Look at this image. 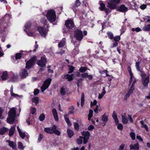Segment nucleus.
<instances>
[{
	"instance_id": "obj_33",
	"label": "nucleus",
	"mask_w": 150,
	"mask_h": 150,
	"mask_svg": "<svg viewBox=\"0 0 150 150\" xmlns=\"http://www.w3.org/2000/svg\"><path fill=\"white\" fill-rule=\"evenodd\" d=\"M68 67H69V70L68 72V73L71 74L72 73L75 69V67H73L72 65H68Z\"/></svg>"
},
{
	"instance_id": "obj_41",
	"label": "nucleus",
	"mask_w": 150,
	"mask_h": 150,
	"mask_svg": "<svg viewBox=\"0 0 150 150\" xmlns=\"http://www.w3.org/2000/svg\"><path fill=\"white\" fill-rule=\"evenodd\" d=\"M139 71L141 72L140 76L142 77V79L144 78L146 76V74L145 73L144 71L140 70Z\"/></svg>"
},
{
	"instance_id": "obj_57",
	"label": "nucleus",
	"mask_w": 150,
	"mask_h": 150,
	"mask_svg": "<svg viewBox=\"0 0 150 150\" xmlns=\"http://www.w3.org/2000/svg\"><path fill=\"white\" fill-rule=\"evenodd\" d=\"M19 133L20 136L22 138L24 139V138L25 136V133H23L21 132H19Z\"/></svg>"
},
{
	"instance_id": "obj_14",
	"label": "nucleus",
	"mask_w": 150,
	"mask_h": 150,
	"mask_svg": "<svg viewBox=\"0 0 150 150\" xmlns=\"http://www.w3.org/2000/svg\"><path fill=\"white\" fill-rule=\"evenodd\" d=\"M28 75V73L27 70L25 69H23L21 70L20 73V76L22 79H24L27 77Z\"/></svg>"
},
{
	"instance_id": "obj_38",
	"label": "nucleus",
	"mask_w": 150,
	"mask_h": 150,
	"mask_svg": "<svg viewBox=\"0 0 150 150\" xmlns=\"http://www.w3.org/2000/svg\"><path fill=\"white\" fill-rule=\"evenodd\" d=\"M66 91L65 90V89L63 87H62L60 89V93L62 96H64L66 94Z\"/></svg>"
},
{
	"instance_id": "obj_43",
	"label": "nucleus",
	"mask_w": 150,
	"mask_h": 150,
	"mask_svg": "<svg viewBox=\"0 0 150 150\" xmlns=\"http://www.w3.org/2000/svg\"><path fill=\"white\" fill-rule=\"evenodd\" d=\"M113 39L115 41L118 42L120 39V36H116L115 37H113Z\"/></svg>"
},
{
	"instance_id": "obj_27",
	"label": "nucleus",
	"mask_w": 150,
	"mask_h": 150,
	"mask_svg": "<svg viewBox=\"0 0 150 150\" xmlns=\"http://www.w3.org/2000/svg\"><path fill=\"white\" fill-rule=\"evenodd\" d=\"M74 76V74H72L71 75L67 74L65 76V77L66 79H67L69 81H71L73 80L72 76Z\"/></svg>"
},
{
	"instance_id": "obj_48",
	"label": "nucleus",
	"mask_w": 150,
	"mask_h": 150,
	"mask_svg": "<svg viewBox=\"0 0 150 150\" xmlns=\"http://www.w3.org/2000/svg\"><path fill=\"white\" fill-rule=\"evenodd\" d=\"M36 108H33L31 109L30 112L32 115H34L36 112Z\"/></svg>"
},
{
	"instance_id": "obj_60",
	"label": "nucleus",
	"mask_w": 150,
	"mask_h": 150,
	"mask_svg": "<svg viewBox=\"0 0 150 150\" xmlns=\"http://www.w3.org/2000/svg\"><path fill=\"white\" fill-rule=\"evenodd\" d=\"M146 7V5L145 4H143L140 6V8L142 10L145 9Z\"/></svg>"
},
{
	"instance_id": "obj_26",
	"label": "nucleus",
	"mask_w": 150,
	"mask_h": 150,
	"mask_svg": "<svg viewBox=\"0 0 150 150\" xmlns=\"http://www.w3.org/2000/svg\"><path fill=\"white\" fill-rule=\"evenodd\" d=\"M67 133L68 136L69 138H71L74 134V132L69 129H67Z\"/></svg>"
},
{
	"instance_id": "obj_37",
	"label": "nucleus",
	"mask_w": 150,
	"mask_h": 150,
	"mask_svg": "<svg viewBox=\"0 0 150 150\" xmlns=\"http://www.w3.org/2000/svg\"><path fill=\"white\" fill-rule=\"evenodd\" d=\"M22 54L21 53H17L15 54V59H20L21 58Z\"/></svg>"
},
{
	"instance_id": "obj_6",
	"label": "nucleus",
	"mask_w": 150,
	"mask_h": 150,
	"mask_svg": "<svg viewBox=\"0 0 150 150\" xmlns=\"http://www.w3.org/2000/svg\"><path fill=\"white\" fill-rule=\"evenodd\" d=\"M74 36L78 41H81L83 38L82 31L79 29H76L74 31Z\"/></svg>"
},
{
	"instance_id": "obj_40",
	"label": "nucleus",
	"mask_w": 150,
	"mask_h": 150,
	"mask_svg": "<svg viewBox=\"0 0 150 150\" xmlns=\"http://www.w3.org/2000/svg\"><path fill=\"white\" fill-rule=\"evenodd\" d=\"M41 22L42 23L45 25H47V28H48L49 27V25L47 24V20L45 18H44L42 20Z\"/></svg>"
},
{
	"instance_id": "obj_49",
	"label": "nucleus",
	"mask_w": 150,
	"mask_h": 150,
	"mask_svg": "<svg viewBox=\"0 0 150 150\" xmlns=\"http://www.w3.org/2000/svg\"><path fill=\"white\" fill-rule=\"evenodd\" d=\"M112 116L114 120L118 118L116 115V113L115 111H114L113 112Z\"/></svg>"
},
{
	"instance_id": "obj_32",
	"label": "nucleus",
	"mask_w": 150,
	"mask_h": 150,
	"mask_svg": "<svg viewBox=\"0 0 150 150\" xmlns=\"http://www.w3.org/2000/svg\"><path fill=\"white\" fill-rule=\"evenodd\" d=\"M84 93H83L82 94L81 97V105L82 107L84 104Z\"/></svg>"
},
{
	"instance_id": "obj_39",
	"label": "nucleus",
	"mask_w": 150,
	"mask_h": 150,
	"mask_svg": "<svg viewBox=\"0 0 150 150\" xmlns=\"http://www.w3.org/2000/svg\"><path fill=\"white\" fill-rule=\"evenodd\" d=\"M45 116L44 114L42 113L41 114L39 117V120L41 121H43L45 119Z\"/></svg>"
},
{
	"instance_id": "obj_34",
	"label": "nucleus",
	"mask_w": 150,
	"mask_h": 150,
	"mask_svg": "<svg viewBox=\"0 0 150 150\" xmlns=\"http://www.w3.org/2000/svg\"><path fill=\"white\" fill-rule=\"evenodd\" d=\"M87 70V67H81L79 69V71L81 73H83Z\"/></svg>"
},
{
	"instance_id": "obj_59",
	"label": "nucleus",
	"mask_w": 150,
	"mask_h": 150,
	"mask_svg": "<svg viewBox=\"0 0 150 150\" xmlns=\"http://www.w3.org/2000/svg\"><path fill=\"white\" fill-rule=\"evenodd\" d=\"M82 79H80L77 80V86L78 87H79V86L80 84H81L82 83Z\"/></svg>"
},
{
	"instance_id": "obj_4",
	"label": "nucleus",
	"mask_w": 150,
	"mask_h": 150,
	"mask_svg": "<svg viewBox=\"0 0 150 150\" xmlns=\"http://www.w3.org/2000/svg\"><path fill=\"white\" fill-rule=\"evenodd\" d=\"M37 60V57L33 56L31 57L26 63L25 68L29 70L33 67L35 64Z\"/></svg>"
},
{
	"instance_id": "obj_12",
	"label": "nucleus",
	"mask_w": 150,
	"mask_h": 150,
	"mask_svg": "<svg viewBox=\"0 0 150 150\" xmlns=\"http://www.w3.org/2000/svg\"><path fill=\"white\" fill-rule=\"evenodd\" d=\"M116 9L117 11L122 13L127 12L128 10V8L126 7L124 4H122L118 7L117 6Z\"/></svg>"
},
{
	"instance_id": "obj_8",
	"label": "nucleus",
	"mask_w": 150,
	"mask_h": 150,
	"mask_svg": "<svg viewBox=\"0 0 150 150\" xmlns=\"http://www.w3.org/2000/svg\"><path fill=\"white\" fill-rule=\"evenodd\" d=\"M52 79L51 78H49L44 82L43 85L41 88V91L43 92L46 89L48 88L50 86Z\"/></svg>"
},
{
	"instance_id": "obj_22",
	"label": "nucleus",
	"mask_w": 150,
	"mask_h": 150,
	"mask_svg": "<svg viewBox=\"0 0 150 150\" xmlns=\"http://www.w3.org/2000/svg\"><path fill=\"white\" fill-rule=\"evenodd\" d=\"M15 130V127L12 126L11 127L9 130V132L8 135L9 137H11L13 136Z\"/></svg>"
},
{
	"instance_id": "obj_45",
	"label": "nucleus",
	"mask_w": 150,
	"mask_h": 150,
	"mask_svg": "<svg viewBox=\"0 0 150 150\" xmlns=\"http://www.w3.org/2000/svg\"><path fill=\"white\" fill-rule=\"evenodd\" d=\"M140 64V63L139 62H137L136 63L135 67L136 68V69L138 71H140L141 70L140 69L139 67V65Z\"/></svg>"
},
{
	"instance_id": "obj_28",
	"label": "nucleus",
	"mask_w": 150,
	"mask_h": 150,
	"mask_svg": "<svg viewBox=\"0 0 150 150\" xmlns=\"http://www.w3.org/2000/svg\"><path fill=\"white\" fill-rule=\"evenodd\" d=\"M142 30L144 31H149L150 30V24L145 25L142 28Z\"/></svg>"
},
{
	"instance_id": "obj_10",
	"label": "nucleus",
	"mask_w": 150,
	"mask_h": 150,
	"mask_svg": "<svg viewBox=\"0 0 150 150\" xmlns=\"http://www.w3.org/2000/svg\"><path fill=\"white\" fill-rule=\"evenodd\" d=\"M37 29L41 36L44 38H46L48 31V30L41 26L38 27Z\"/></svg>"
},
{
	"instance_id": "obj_17",
	"label": "nucleus",
	"mask_w": 150,
	"mask_h": 150,
	"mask_svg": "<svg viewBox=\"0 0 150 150\" xmlns=\"http://www.w3.org/2000/svg\"><path fill=\"white\" fill-rule=\"evenodd\" d=\"M8 75L7 71H5L3 72L1 76L2 80L4 81L8 79Z\"/></svg>"
},
{
	"instance_id": "obj_25",
	"label": "nucleus",
	"mask_w": 150,
	"mask_h": 150,
	"mask_svg": "<svg viewBox=\"0 0 150 150\" xmlns=\"http://www.w3.org/2000/svg\"><path fill=\"white\" fill-rule=\"evenodd\" d=\"M31 23L30 22L27 23L25 25V28L24 29V31H25L27 33H28L27 29L29 30L31 27Z\"/></svg>"
},
{
	"instance_id": "obj_51",
	"label": "nucleus",
	"mask_w": 150,
	"mask_h": 150,
	"mask_svg": "<svg viewBox=\"0 0 150 150\" xmlns=\"http://www.w3.org/2000/svg\"><path fill=\"white\" fill-rule=\"evenodd\" d=\"M43 135L41 133H40L39 135V136L38 139V142H40L42 140L43 138Z\"/></svg>"
},
{
	"instance_id": "obj_23",
	"label": "nucleus",
	"mask_w": 150,
	"mask_h": 150,
	"mask_svg": "<svg viewBox=\"0 0 150 150\" xmlns=\"http://www.w3.org/2000/svg\"><path fill=\"white\" fill-rule=\"evenodd\" d=\"M8 131V129L7 128L4 127H2L0 128V135H4Z\"/></svg>"
},
{
	"instance_id": "obj_64",
	"label": "nucleus",
	"mask_w": 150,
	"mask_h": 150,
	"mask_svg": "<svg viewBox=\"0 0 150 150\" xmlns=\"http://www.w3.org/2000/svg\"><path fill=\"white\" fill-rule=\"evenodd\" d=\"M125 145L124 144H122L120 146L118 150H123L125 147Z\"/></svg>"
},
{
	"instance_id": "obj_42",
	"label": "nucleus",
	"mask_w": 150,
	"mask_h": 150,
	"mask_svg": "<svg viewBox=\"0 0 150 150\" xmlns=\"http://www.w3.org/2000/svg\"><path fill=\"white\" fill-rule=\"evenodd\" d=\"M74 126L75 129L78 131L79 129V124L77 122L74 123Z\"/></svg>"
},
{
	"instance_id": "obj_61",
	"label": "nucleus",
	"mask_w": 150,
	"mask_h": 150,
	"mask_svg": "<svg viewBox=\"0 0 150 150\" xmlns=\"http://www.w3.org/2000/svg\"><path fill=\"white\" fill-rule=\"evenodd\" d=\"M39 92V90L38 89H35L34 91V94L35 95H37Z\"/></svg>"
},
{
	"instance_id": "obj_56",
	"label": "nucleus",
	"mask_w": 150,
	"mask_h": 150,
	"mask_svg": "<svg viewBox=\"0 0 150 150\" xmlns=\"http://www.w3.org/2000/svg\"><path fill=\"white\" fill-rule=\"evenodd\" d=\"M127 69L129 74L130 76H133V73L132 71L131 67L130 66H129L127 68Z\"/></svg>"
},
{
	"instance_id": "obj_20",
	"label": "nucleus",
	"mask_w": 150,
	"mask_h": 150,
	"mask_svg": "<svg viewBox=\"0 0 150 150\" xmlns=\"http://www.w3.org/2000/svg\"><path fill=\"white\" fill-rule=\"evenodd\" d=\"M81 76L83 78H87L90 80L92 79L93 78V76L92 75H88V73L86 72L82 74Z\"/></svg>"
},
{
	"instance_id": "obj_7",
	"label": "nucleus",
	"mask_w": 150,
	"mask_h": 150,
	"mask_svg": "<svg viewBox=\"0 0 150 150\" xmlns=\"http://www.w3.org/2000/svg\"><path fill=\"white\" fill-rule=\"evenodd\" d=\"M47 62V61L46 57L42 56L41 57L40 59H37L36 63L39 66L43 68L45 67Z\"/></svg>"
},
{
	"instance_id": "obj_13",
	"label": "nucleus",
	"mask_w": 150,
	"mask_h": 150,
	"mask_svg": "<svg viewBox=\"0 0 150 150\" xmlns=\"http://www.w3.org/2000/svg\"><path fill=\"white\" fill-rule=\"evenodd\" d=\"M81 4V3L79 0H76L74 4L71 5V8L75 12L76 11V8L80 6Z\"/></svg>"
},
{
	"instance_id": "obj_19",
	"label": "nucleus",
	"mask_w": 150,
	"mask_h": 150,
	"mask_svg": "<svg viewBox=\"0 0 150 150\" xmlns=\"http://www.w3.org/2000/svg\"><path fill=\"white\" fill-rule=\"evenodd\" d=\"M6 142L8 143L9 146L13 149H16V144L14 142L11 141L10 140H6Z\"/></svg>"
},
{
	"instance_id": "obj_47",
	"label": "nucleus",
	"mask_w": 150,
	"mask_h": 150,
	"mask_svg": "<svg viewBox=\"0 0 150 150\" xmlns=\"http://www.w3.org/2000/svg\"><path fill=\"white\" fill-rule=\"evenodd\" d=\"M53 134L54 133L56 135L59 136L60 135L61 132L57 129L54 130L52 132Z\"/></svg>"
},
{
	"instance_id": "obj_9",
	"label": "nucleus",
	"mask_w": 150,
	"mask_h": 150,
	"mask_svg": "<svg viewBox=\"0 0 150 150\" xmlns=\"http://www.w3.org/2000/svg\"><path fill=\"white\" fill-rule=\"evenodd\" d=\"M65 25L69 30L72 29L75 26L73 21L71 19L65 21Z\"/></svg>"
},
{
	"instance_id": "obj_11",
	"label": "nucleus",
	"mask_w": 150,
	"mask_h": 150,
	"mask_svg": "<svg viewBox=\"0 0 150 150\" xmlns=\"http://www.w3.org/2000/svg\"><path fill=\"white\" fill-rule=\"evenodd\" d=\"M82 136L84 137V141H83V143L86 144L88 142L90 136V133L88 131H83L81 132Z\"/></svg>"
},
{
	"instance_id": "obj_5",
	"label": "nucleus",
	"mask_w": 150,
	"mask_h": 150,
	"mask_svg": "<svg viewBox=\"0 0 150 150\" xmlns=\"http://www.w3.org/2000/svg\"><path fill=\"white\" fill-rule=\"evenodd\" d=\"M121 0H108L107 1L108 7L111 10L116 8L117 4H119Z\"/></svg>"
},
{
	"instance_id": "obj_58",
	"label": "nucleus",
	"mask_w": 150,
	"mask_h": 150,
	"mask_svg": "<svg viewBox=\"0 0 150 150\" xmlns=\"http://www.w3.org/2000/svg\"><path fill=\"white\" fill-rule=\"evenodd\" d=\"M73 53L75 54H77L79 53V50L78 48H74L73 51Z\"/></svg>"
},
{
	"instance_id": "obj_63",
	"label": "nucleus",
	"mask_w": 150,
	"mask_h": 150,
	"mask_svg": "<svg viewBox=\"0 0 150 150\" xmlns=\"http://www.w3.org/2000/svg\"><path fill=\"white\" fill-rule=\"evenodd\" d=\"M94 128V127L92 125H89L88 127V130H91Z\"/></svg>"
},
{
	"instance_id": "obj_29",
	"label": "nucleus",
	"mask_w": 150,
	"mask_h": 150,
	"mask_svg": "<svg viewBox=\"0 0 150 150\" xmlns=\"http://www.w3.org/2000/svg\"><path fill=\"white\" fill-rule=\"evenodd\" d=\"M44 131L47 133L50 134H53V131H52L51 127H45L44 128Z\"/></svg>"
},
{
	"instance_id": "obj_1",
	"label": "nucleus",
	"mask_w": 150,
	"mask_h": 150,
	"mask_svg": "<svg viewBox=\"0 0 150 150\" xmlns=\"http://www.w3.org/2000/svg\"><path fill=\"white\" fill-rule=\"evenodd\" d=\"M10 18L8 14H6L1 19L0 26V37L4 36V32L8 26V23Z\"/></svg>"
},
{
	"instance_id": "obj_55",
	"label": "nucleus",
	"mask_w": 150,
	"mask_h": 150,
	"mask_svg": "<svg viewBox=\"0 0 150 150\" xmlns=\"http://www.w3.org/2000/svg\"><path fill=\"white\" fill-rule=\"evenodd\" d=\"M117 128L120 130H122L123 129V126L121 123H119L118 125Z\"/></svg>"
},
{
	"instance_id": "obj_24",
	"label": "nucleus",
	"mask_w": 150,
	"mask_h": 150,
	"mask_svg": "<svg viewBox=\"0 0 150 150\" xmlns=\"http://www.w3.org/2000/svg\"><path fill=\"white\" fill-rule=\"evenodd\" d=\"M100 7L99 9L101 11H104L106 8L105 4L103 3L102 1H100Z\"/></svg>"
},
{
	"instance_id": "obj_46",
	"label": "nucleus",
	"mask_w": 150,
	"mask_h": 150,
	"mask_svg": "<svg viewBox=\"0 0 150 150\" xmlns=\"http://www.w3.org/2000/svg\"><path fill=\"white\" fill-rule=\"evenodd\" d=\"M64 119L66 123L69 126H70L71 125V123L70 121L69 120V118L65 117V119Z\"/></svg>"
},
{
	"instance_id": "obj_36",
	"label": "nucleus",
	"mask_w": 150,
	"mask_h": 150,
	"mask_svg": "<svg viewBox=\"0 0 150 150\" xmlns=\"http://www.w3.org/2000/svg\"><path fill=\"white\" fill-rule=\"evenodd\" d=\"M39 98L37 97H36L33 98L32 102L33 103H35L36 105H37V104L39 103Z\"/></svg>"
},
{
	"instance_id": "obj_18",
	"label": "nucleus",
	"mask_w": 150,
	"mask_h": 150,
	"mask_svg": "<svg viewBox=\"0 0 150 150\" xmlns=\"http://www.w3.org/2000/svg\"><path fill=\"white\" fill-rule=\"evenodd\" d=\"M130 149H133L134 150H139V144L138 143L133 145L131 144L129 146Z\"/></svg>"
},
{
	"instance_id": "obj_30",
	"label": "nucleus",
	"mask_w": 150,
	"mask_h": 150,
	"mask_svg": "<svg viewBox=\"0 0 150 150\" xmlns=\"http://www.w3.org/2000/svg\"><path fill=\"white\" fill-rule=\"evenodd\" d=\"M122 122L124 124H126L128 123V119L124 115H122Z\"/></svg>"
},
{
	"instance_id": "obj_54",
	"label": "nucleus",
	"mask_w": 150,
	"mask_h": 150,
	"mask_svg": "<svg viewBox=\"0 0 150 150\" xmlns=\"http://www.w3.org/2000/svg\"><path fill=\"white\" fill-rule=\"evenodd\" d=\"M18 147L19 149H23V144L21 142H19L18 143Z\"/></svg>"
},
{
	"instance_id": "obj_62",
	"label": "nucleus",
	"mask_w": 150,
	"mask_h": 150,
	"mask_svg": "<svg viewBox=\"0 0 150 150\" xmlns=\"http://www.w3.org/2000/svg\"><path fill=\"white\" fill-rule=\"evenodd\" d=\"M118 44V42L117 41H115L113 43L112 46H111V48L117 46Z\"/></svg>"
},
{
	"instance_id": "obj_31",
	"label": "nucleus",
	"mask_w": 150,
	"mask_h": 150,
	"mask_svg": "<svg viewBox=\"0 0 150 150\" xmlns=\"http://www.w3.org/2000/svg\"><path fill=\"white\" fill-rule=\"evenodd\" d=\"M65 44V42L62 40L58 44V46L59 47H63Z\"/></svg>"
},
{
	"instance_id": "obj_52",
	"label": "nucleus",
	"mask_w": 150,
	"mask_h": 150,
	"mask_svg": "<svg viewBox=\"0 0 150 150\" xmlns=\"http://www.w3.org/2000/svg\"><path fill=\"white\" fill-rule=\"evenodd\" d=\"M132 93H131L129 92V91H128L127 93L125 95V96L124 97V99L125 100H126L130 96V95Z\"/></svg>"
},
{
	"instance_id": "obj_21",
	"label": "nucleus",
	"mask_w": 150,
	"mask_h": 150,
	"mask_svg": "<svg viewBox=\"0 0 150 150\" xmlns=\"http://www.w3.org/2000/svg\"><path fill=\"white\" fill-rule=\"evenodd\" d=\"M101 120L104 122V125H103V126H105V123H106L108 120V116L106 115L105 113L102 116Z\"/></svg>"
},
{
	"instance_id": "obj_16",
	"label": "nucleus",
	"mask_w": 150,
	"mask_h": 150,
	"mask_svg": "<svg viewBox=\"0 0 150 150\" xmlns=\"http://www.w3.org/2000/svg\"><path fill=\"white\" fill-rule=\"evenodd\" d=\"M52 112L55 120L56 121H59V118L56 109L54 108H53L52 110Z\"/></svg>"
},
{
	"instance_id": "obj_2",
	"label": "nucleus",
	"mask_w": 150,
	"mask_h": 150,
	"mask_svg": "<svg viewBox=\"0 0 150 150\" xmlns=\"http://www.w3.org/2000/svg\"><path fill=\"white\" fill-rule=\"evenodd\" d=\"M9 118L7 119V122L10 124L13 123L15 121V118L16 115V112L15 108H11L8 112Z\"/></svg>"
},
{
	"instance_id": "obj_3",
	"label": "nucleus",
	"mask_w": 150,
	"mask_h": 150,
	"mask_svg": "<svg viewBox=\"0 0 150 150\" xmlns=\"http://www.w3.org/2000/svg\"><path fill=\"white\" fill-rule=\"evenodd\" d=\"M46 17L50 23L54 22L56 18L55 11L53 9L49 10L47 12Z\"/></svg>"
},
{
	"instance_id": "obj_35",
	"label": "nucleus",
	"mask_w": 150,
	"mask_h": 150,
	"mask_svg": "<svg viewBox=\"0 0 150 150\" xmlns=\"http://www.w3.org/2000/svg\"><path fill=\"white\" fill-rule=\"evenodd\" d=\"M107 35L109 38L111 40H113L114 37L113 35L111 32H108L107 33Z\"/></svg>"
},
{
	"instance_id": "obj_53",
	"label": "nucleus",
	"mask_w": 150,
	"mask_h": 150,
	"mask_svg": "<svg viewBox=\"0 0 150 150\" xmlns=\"http://www.w3.org/2000/svg\"><path fill=\"white\" fill-rule=\"evenodd\" d=\"M76 142L79 144H82L83 140H82L79 139L77 138L76 139Z\"/></svg>"
},
{
	"instance_id": "obj_50",
	"label": "nucleus",
	"mask_w": 150,
	"mask_h": 150,
	"mask_svg": "<svg viewBox=\"0 0 150 150\" xmlns=\"http://www.w3.org/2000/svg\"><path fill=\"white\" fill-rule=\"evenodd\" d=\"M141 30V29L139 27H137L136 28H132V31H136L137 32L140 31Z\"/></svg>"
},
{
	"instance_id": "obj_15",
	"label": "nucleus",
	"mask_w": 150,
	"mask_h": 150,
	"mask_svg": "<svg viewBox=\"0 0 150 150\" xmlns=\"http://www.w3.org/2000/svg\"><path fill=\"white\" fill-rule=\"evenodd\" d=\"M150 74H149L145 78L142 79V84L144 87H147L149 82Z\"/></svg>"
},
{
	"instance_id": "obj_44",
	"label": "nucleus",
	"mask_w": 150,
	"mask_h": 150,
	"mask_svg": "<svg viewBox=\"0 0 150 150\" xmlns=\"http://www.w3.org/2000/svg\"><path fill=\"white\" fill-rule=\"evenodd\" d=\"M130 136L132 140H134L135 139L136 135L135 134L134 132H130Z\"/></svg>"
}]
</instances>
